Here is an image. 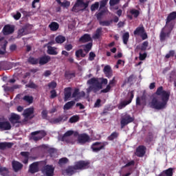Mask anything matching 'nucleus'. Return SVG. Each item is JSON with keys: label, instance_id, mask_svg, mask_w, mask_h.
Masks as SVG:
<instances>
[{"label": "nucleus", "instance_id": "2eb2a0df", "mask_svg": "<svg viewBox=\"0 0 176 176\" xmlns=\"http://www.w3.org/2000/svg\"><path fill=\"white\" fill-rule=\"evenodd\" d=\"M117 82L118 81H116L115 77H113V79L109 81V85H107L106 88L100 91V93H109L111 89L113 87Z\"/></svg>", "mask_w": 176, "mask_h": 176}, {"label": "nucleus", "instance_id": "473e14b6", "mask_svg": "<svg viewBox=\"0 0 176 176\" xmlns=\"http://www.w3.org/2000/svg\"><path fill=\"white\" fill-rule=\"evenodd\" d=\"M72 96V92H71V87H67L65 89V101H68V99L71 98Z\"/></svg>", "mask_w": 176, "mask_h": 176}, {"label": "nucleus", "instance_id": "c9c22d12", "mask_svg": "<svg viewBox=\"0 0 176 176\" xmlns=\"http://www.w3.org/2000/svg\"><path fill=\"white\" fill-rule=\"evenodd\" d=\"M75 105V101L72 100L70 102H67L64 106L63 109L65 111H68L71 109Z\"/></svg>", "mask_w": 176, "mask_h": 176}, {"label": "nucleus", "instance_id": "37998d69", "mask_svg": "<svg viewBox=\"0 0 176 176\" xmlns=\"http://www.w3.org/2000/svg\"><path fill=\"white\" fill-rule=\"evenodd\" d=\"M112 23H113V20H110V21H99L100 25H102V27H109V25H111V24H112Z\"/></svg>", "mask_w": 176, "mask_h": 176}, {"label": "nucleus", "instance_id": "8fccbe9b", "mask_svg": "<svg viewBox=\"0 0 176 176\" xmlns=\"http://www.w3.org/2000/svg\"><path fill=\"white\" fill-rule=\"evenodd\" d=\"M23 100H24V101H26V102H28L29 104H32V102H34V98L30 96H25Z\"/></svg>", "mask_w": 176, "mask_h": 176}, {"label": "nucleus", "instance_id": "79ce46f5", "mask_svg": "<svg viewBox=\"0 0 176 176\" xmlns=\"http://www.w3.org/2000/svg\"><path fill=\"white\" fill-rule=\"evenodd\" d=\"M28 62L29 63V64H31L32 65H36V64H39V59L30 56L28 59Z\"/></svg>", "mask_w": 176, "mask_h": 176}, {"label": "nucleus", "instance_id": "1a4fd4ad", "mask_svg": "<svg viewBox=\"0 0 176 176\" xmlns=\"http://www.w3.org/2000/svg\"><path fill=\"white\" fill-rule=\"evenodd\" d=\"M108 144V142H96L91 146V149H92L93 152L98 153L102 149H105V146H107Z\"/></svg>", "mask_w": 176, "mask_h": 176}, {"label": "nucleus", "instance_id": "7c9ffc66", "mask_svg": "<svg viewBox=\"0 0 176 176\" xmlns=\"http://www.w3.org/2000/svg\"><path fill=\"white\" fill-rule=\"evenodd\" d=\"M168 80L169 82H174L175 83L176 82V72L175 70L170 72V74H168Z\"/></svg>", "mask_w": 176, "mask_h": 176}, {"label": "nucleus", "instance_id": "0eeeda50", "mask_svg": "<svg viewBox=\"0 0 176 176\" xmlns=\"http://www.w3.org/2000/svg\"><path fill=\"white\" fill-rule=\"evenodd\" d=\"M133 35L135 36L141 37L142 41L148 39V34L145 30L144 25H142L141 26H138V28H136V29L133 31Z\"/></svg>", "mask_w": 176, "mask_h": 176}, {"label": "nucleus", "instance_id": "393cba45", "mask_svg": "<svg viewBox=\"0 0 176 176\" xmlns=\"http://www.w3.org/2000/svg\"><path fill=\"white\" fill-rule=\"evenodd\" d=\"M50 60H51L50 56L47 55H45L38 58V64L41 65H45V64H47V63H49Z\"/></svg>", "mask_w": 176, "mask_h": 176}, {"label": "nucleus", "instance_id": "cd10ccee", "mask_svg": "<svg viewBox=\"0 0 176 176\" xmlns=\"http://www.w3.org/2000/svg\"><path fill=\"white\" fill-rule=\"evenodd\" d=\"M20 155H22L23 157H24L23 163H24V164H28V159H30V152L22 151L21 152Z\"/></svg>", "mask_w": 176, "mask_h": 176}, {"label": "nucleus", "instance_id": "4c0bfd02", "mask_svg": "<svg viewBox=\"0 0 176 176\" xmlns=\"http://www.w3.org/2000/svg\"><path fill=\"white\" fill-rule=\"evenodd\" d=\"M173 168H169L164 170L160 176H173Z\"/></svg>", "mask_w": 176, "mask_h": 176}, {"label": "nucleus", "instance_id": "72a5a7b5", "mask_svg": "<svg viewBox=\"0 0 176 176\" xmlns=\"http://www.w3.org/2000/svg\"><path fill=\"white\" fill-rule=\"evenodd\" d=\"M83 50L87 54L90 50H91V48L93 47V42L88 43L87 44H85L82 45Z\"/></svg>", "mask_w": 176, "mask_h": 176}, {"label": "nucleus", "instance_id": "4d7b16f0", "mask_svg": "<svg viewBox=\"0 0 176 176\" xmlns=\"http://www.w3.org/2000/svg\"><path fill=\"white\" fill-rule=\"evenodd\" d=\"M94 58H96V53L93 52H89L88 60L89 61H94Z\"/></svg>", "mask_w": 176, "mask_h": 176}, {"label": "nucleus", "instance_id": "b1692460", "mask_svg": "<svg viewBox=\"0 0 176 176\" xmlns=\"http://www.w3.org/2000/svg\"><path fill=\"white\" fill-rule=\"evenodd\" d=\"M12 168L15 173H18V171H20L21 168H23V164L20 163L17 161H12Z\"/></svg>", "mask_w": 176, "mask_h": 176}, {"label": "nucleus", "instance_id": "774afa93", "mask_svg": "<svg viewBox=\"0 0 176 176\" xmlns=\"http://www.w3.org/2000/svg\"><path fill=\"white\" fill-rule=\"evenodd\" d=\"M41 115L43 119H47V110H43Z\"/></svg>", "mask_w": 176, "mask_h": 176}, {"label": "nucleus", "instance_id": "0e129e2a", "mask_svg": "<svg viewBox=\"0 0 176 176\" xmlns=\"http://www.w3.org/2000/svg\"><path fill=\"white\" fill-rule=\"evenodd\" d=\"M78 96H79V89H76L72 94V98H76V97H78Z\"/></svg>", "mask_w": 176, "mask_h": 176}, {"label": "nucleus", "instance_id": "5701e85b", "mask_svg": "<svg viewBox=\"0 0 176 176\" xmlns=\"http://www.w3.org/2000/svg\"><path fill=\"white\" fill-rule=\"evenodd\" d=\"M39 164L38 162H34L30 164L29 167V171L31 174H35V173H38L39 171Z\"/></svg>", "mask_w": 176, "mask_h": 176}, {"label": "nucleus", "instance_id": "bf43d9fd", "mask_svg": "<svg viewBox=\"0 0 176 176\" xmlns=\"http://www.w3.org/2000/svg\"><path fill=\"white\" fill-rule=\"evenodd\" d=\"M48 87L50 89H56V87H57V82L52 81L48 84Z\"/></svg>", "mask_w": 176, "mask_h": 176}, {"label": "nucleus", "instance_id": "9d476101", "mask_svg": "<svg viewBox=\"0 0 176 176\" xmlns=\"http://www.w3.org/2000/svg\"><path fill=\"white\" fill-rule=\"evenodd\" d=\"M133 98H134V91H131L128 94V100H123L120 102L118 105V109H123V108L126 107V105H129V104H131Z\"/></svg>", "mask_w": 176, "mask_h": 176}, {"label": "nucleus", "instance_id": "5fc2aeb1", "mask_svg": "<svg viewBox=\"0 0 176 176\" xmlns=\"http://www.w3.org/2000/svg\"><path fill=\"white\" fill-rule=\"evenodd\" d=\"M146 141L147 142H151V141H153V133L148 132V135L146 137Z\"/></svg>", "mask_w": 176, "mask_h": 176}, {"label": "nucleus", "instance_id": "a18cd8bd", "mask_svg": "<svg viewBox=\"0 0 176 176\" xmlns=\"http://www.w3.org/2000/svg\"><path fill=\"white\" fill-rule=\"evenodd\" d=\"M112 111L111 106L107 105L104 108L103 111L100 113V115L102 116H105L108 115V113H109V111Z\"/></svg>", "mask_w": 176, "mask_h": 176}, {"label": "nucleus", "instance_id": "a211bd4d", "mask_svg": "<svg viewBox=\"0 0 176 176\" xmlns=\"http://www.w3.org/2000/svg\"><path fill=\"white\" fill-rule=\"evenodd\" d=\"M146 150V147H145V146H139L136 148V151L135 153V156H138V157H144V156H145Z\"/></svg>", "mask_w": 176, "mask_h": 176}, {"label": "nucleus", "instance_id": "3c124183", "mask_svg": "<svg viewBox=\"0 0 176 176\" xmlns=\"http://www.w3.org/2000/svg\"><path fill=\"white\" fill-rule=\"evenodd\" d=\"M69 123H76L79 122V116H73L69 120Z\"/></svg>", "mask_w": 176, "mask_h": 176}, {"label": "nucleus", "instance_id": "e2e57ef3", "mask_svg": "<svg viewBox=\"0 0 176 176\" xmlns=\"http://www.w3.org/2000/svg\"><path fill=\"white\" fill-rule=\"evenodd\" d=\"M146 52H144V54L140 53L139 59L140 60V61H144V60L146 58Z\"/></svg>", "mask_w": 176, "mask_h": 176}, {"label": "nucleus", "instance_id": "ddd939ff", "mask_svg": "<svg viewBox=\"0 0 176 176\" xmlns=\"http://www.w3.org/2000/svg\"><path fill=\"white\" fill-rule=\"evenodd\" d=\"M34 112V107L28 108L24 110L23 113V116H24L25 119H34V118H35Z\"/></svg>", "mask_w": 176, "mask_h": 176}, {"label": "nucleus", "instance_id": "20e7f679", "mask_svg": "<svg viewBox=\"0 0 176 176\" xmlns=\"http://www.w3.org/2000/svg\"><path fill=\"white\" fill-rule=\"evenodd\" d=\"M89 167L90 162L89 161L79 160L74 162V166H68L65 172L67 175H74V174H76L77 170L82 171L83 170H87Z\"/></svg>", "mask_w": 176, "mask_h": 176}, {"label": "nucleus", "instance_id": "aec40b11", "mask_svg": "<svg viewBox=\"0 0 176 176\" xmlns=\"http://www.w3.org/2000/svg\"><path fill=\"white\" fill-rule=\"evenodd\" d=\"M68 120V116L65 114H62L58 116V118H54L51 123H53L54 124H57V123H60V122H67Z\"/></svg>", "mask_w": 176, "mask_h": 176}, {"label": "nucleus", "instance_id": "ea45409f", "mask_svg": "<svg viewBox=\"0 0 176 176\" xmlns=\"http://www.w3.org/2000/svg\"><path fill=\"white\" fill-rule=\"evenodd\" d=\"M75 56L76 58H80V57L84 58V57H86V54L83 53V50L79 49L76 51Z\"/></svg>", "mask_w": 176, "mask_h": 176}, {"label": "nucleus", "instance_id": "a878e982", "mask_svg": "<svg viewBox=\"0 0 176 176\" xmlns=\"http://www.w3.org/2000/svg\"><path fill=\"white\" fill-rule=\"evenodd\" d=\"M101 35H102V28H98L93 34V39H100L101 38Z\"/></svg>", "mask_w": 176, "mask_h": 176}, {"label": "nucleus", "instance_id": "09e8293b", "mask_svg": "<svg viewBox=\"0 0 176 176\" xmlns=\"http://www.w3.org/2000/svg\"><path fill=\"white\" fill-rule=\"evenodd\" d=\"M129 13H131L135 19H137V17L140 16V11L138 10L132 9L129 11Z\"/></svg>", "mask_w": 176, "mask_h": 176}, {"label": "nucleus", "instance_id": "13d9d810", "mask_svg": "<svg viewBox=\"0 0 176 176\" xmlns=\"http://www.w3.org/2000/svg\"><path fill=\"white\" fill-rule=\"evenodd\" d=\"M175 54V51L170 50L168 54H166L165 58H170V57H173Z\"/></svg>", "mask_w": 176, "mask_h": 176}, {"label": "nucleus", "instance_id": "f3484780", "mask_svg": "<svg viewBox=\"0 0 176 176\" xmlns=\"http://www.w3.org/2000/svg\"><path fill=\"white\" fill-rule=\"evenodd\" d=\"M141 105H146V95L143 94L141 97L136 98V107H141Z\"/></svg>", "mask_w": 176, "mask_h": 176}, {"label": "nucleus", "instance_id": "2f4dec72", "mask_svg": "<svg viewBox=\"0 0 176 176\" xmlns=\"http://www.w3.org/2000/svg\"><path fill=\"white\" fill-rule=\"evenodd\" d=\"M104 73L105 74L107 78H111V76H112V70L111 69V66L106 65L104 67Z\"/></svg>", "mask_w": 176, "mask_h": 176}, {"label": "nucleus", "instance_id": "7ed1b4c3", "mask_svg": "<svg viewBox=\"0 0 176 176\" xmlns=\"http://www.w3.org/2000/svg\"><path fill=\"white\" fill-rule=\"evenodd\" d=\"M87 84L91 85L87 89V93H91V91L97 93L102 89V85H108V79L104 78L98 79L94 77L87 80Z\"/></svg>", "mask_w": 176, "mask_h": 176}, {"label": "nucleus", "instance_id": "052dcab7", "mask_svg": "<svg viewBox=\"0 0 176 176\" xmlns=\"http://www.w3.org/2000/svg\"><path fill=\"white\" fill-rule=\"evenodd\" d=\"M120 2V0H110L109 5L110 6H115V5H118Z\"/></svg>", "mask_w": 176, "mask_h": 176}, {"label": "nucleus", "instance_id": "bb28decb", "mask_svg": "<svg viewBox=\"0 0 176 176\" xmlns=\"http://www.w3.org/2000/svg\"><path fill=\"white\" fill-rule=\"evenodd\" d=\"M13 146V143L11 142H0V149L1 151H5L6 148H10Z\"/></svg>", "mask_w": 176, "mask_h": 176}, {"label": "nucleus", "instance_id": "69168bd1", "mask_svg": "<svg viewBox=\"0 0 176 176\" xmlns=\"http://www.w3.org/2000/svg\"><path fill=\"white\" fill-rule=\"evenodd\" d=\"M13 18L14 20H20L21 18V13H20V12H16V14H14Z\"/></svg>", "mask_w": 176, "mask_h": 176}, {"label": "nucleus", "instance_id": "338daca9", "mask_svg": "<svg viewBox=\"0 0 176 176\" xmlns=\"http://www.w3.org/2000/svg\"><path fill=\"white\" fill-rule=\"evenodd\" d=\"M134 164H135V162L134 160H131L126 163L124 167H130L131 166H134Z\"/></svg>", "mask_w": 176, "mask_h": 176}, {"label": "nucleus", "instance_id": "4be33fe9", "mask_svg": "<svg viewBox=\"0 0 176 176\" xmlns=\"http://www.w3.org/2000/svg\"><path fill=\"white\" fill-rule=\"evenodd\" d=\"M91 36L89 34H85L79 38V42L81 43H87V42H92Z\"/></svg>", "mask_w": 176, "mask_h": 176}, {"label": "nucleus", "instance_id": "6e6d98bb", "mask_svg": "<svg viewBox=\"0 0 176 176\" xmlns=\"http://www.w3.org/2000/svg\"><path fill=\"white\" fill-rule=\"evenodd\" d=\"M26 86L30 89H38V85L33 82H29L28 85H26Z\"/></svg>", "mask_w": 176, "mask_h": 176}, {"label": "nucleus", "instance_id": "a19ab883", "mask_svg": "<svg viewBox=\"0 0 176 176\" xmlns=\"http://www.w3.org/2000/svg\"><path fill=\"white\" fill-rule=\"evenodd\" d=\"M129 39H130V33H129V32H126L122 35V41L124 45H127L129 43Z\"/></svg>", "mask_w": 176, "mask_h": 176}, {"label": "nucleus", "instance_id": "de8ad7c7", "mask_svg": "<svg viewBox=\"0 0 176 176\" xmlns=\"http://www.w3.org/2000/svg\"><path fill=\"white\" fill-rule=\"evenodd\" d=\"M8 171H9V170L8 169V168L3 167V166L0 165V174H1V175H2V176L8 175Z\"/></svg>", "mask_w": 176, "mask_h": 176}, {"label": "nucleus", "instance_id": "f03ea898", "mask_svg": "<svg viewBox=\"0 0 176 176\" xmlns=\"http://www.w3.org/2000/svg\"><path fill=\"white\" fill-rule=\"evenodd\" d=\"M175 20L176 11L169 13L166 19V24L160 33V41L161 42H164L166 38H170L171 32L174 30V27H175V21H174Z\"/></svg>", "mask_w": 176, "mask_h": 176}, {"label": "nucleus", "instance_id": "e433bc0d", "mask_svg": "<svg viewBox=\"0 0 176 176\" xmlns=\"http://www.w3.org/2000/svg\"><path fill=\"white\" fill-rule=\"evenodd\" d=\"M49 28H50L51 31H57L60 28V25L57 22H52L49 25Z\"/></svg>", "mask_w": 176, "mask_h": 176}, {"label": "nucleus", "instance_id": "412c9836", "mask_svg": "<svg viewBox=\"0 0 176 176\" xmlns=\"http://www.w3.org/2000/svg\"><path fill=\"white\" fill-rule=\"evenodd\" d=\"M20 119L21 118L19 114L12 113L10 118V122L13 124V126H14V124H16V123H21V122H20Z\"/></svg>", "mask_w": 176, "mask_h": 176}, {"label": "nucleus", "instance_id": "49530a36", "mask_svg": "<svg viewBox=\"0 0 176 176\" xmlns=\"http://www.w3.org/2000/svg\"><path fill=\"white\" fill-rule=\"evenodd\" d=\"M55 41L56 43H64V42L66 41L65 36L58 35L56 37Z\"/></svg>", "mask_w": 176, "mask_h": 176}, {"label": "nucleus", "instance_id": "603ef678", "mask_svg": "<svg viewBox=\"0 0 176 176\" xmlns=\"http://www.w3.org/2000/svg\"><path fill=\"white\" fill-rule=\"evenodd\" d=\"M68 162H69L68 158L63 157L59 160L58 163L59 166H63V164H67V163H68Z\"/></svg>", "mask_w": 176, "mask_h": 176}, {"label": "nucleus", "instance_id": "680f3d73", "mask_svg": "<svg viewBox=\"0 0 176 176\" xmlns=\"http://www.w3.org/2000/svg\"><path fill=\"white\" fill-rule=\"evenodd\" d=\"M71 5V2L66 1L65 2H62V3L60 4V6H63V8H69Z\"/></svg>", "mask_w": 176, "mask_h": 176}, {"label": "nucleus", "instance_id": "f257e3e1", "mask_svg": "<svg viewBox=\"0 0 176 176\" xmlns=\"http://www.w3.org/2000/svg\"><path fill=\"white\" fill-rule=\"evenodd\" d=\"M170 100V92L164 91L163 87H160L153 96L150 103L151 108L153 109H164L167 107V102Z\"/></svg>", "mask_w": 176, "mask_h": 176}, {"label": "nucleus", "instance_id": "58836bf2", "mask_svg": "<svg viewBox=\"0 0 176 176\" xmlns=\"http://www.w3.org/2000/svg\"><path fill=\"white\" fill-rule=\"evenodd\" d=\"M76 74L75 72H71L69 71L65 72V78L67 80H69L70 79H72V78H75Z\"/></svg>", "mask_w": 176, "mask_h": 176}, {"label": "nucleus", "instance_id": "4468645a", "mask_svg": "<svg viewBox=\"0 0 176 176\" xmlns=\"http://www.w3.org/2000/svg\"><path fill=\"white\" fill-rule=\"evenodd\" d=\"M14 32V25H6L3 28V33L4 35H10Z\"/></svg>", "mask_w": 176, "mask_h": 176}, {"label": "nucleus", "instance_id": "6ab92c4d", "mask_svg": "<svg viewBox=\"0 0 176 176\" xmlns=\"http://www.w3.org/2000/svg\"><path fill=\"white\" fill-rule=\"evenodd\" d=\"M78 135V141L79 144H86V142H89V141H90V136L87 133H82Z\"/></svg>", "mask_w": 176, "mask_h": 176}, {"label": "nucleus", "instance_id": "6e6552de", "mask_svg": "<svg viewBox=\"0 0 176 176\" xmlns=\"http://www.w3.org/2000/svg\"><path fill=\"white\" fill-rule=\"evenodd\" d=\"M134 117H131L130 114L125 113L124 116H122L120 120V126L121 129H124L127 124H130V123H133L134 122Z\"/></svg>", "mask_w": 176, "mask_h": 176}, {"label": "nucleus", "instance_id": "423d86ee", "mask_svg": "<svg viewBox=\"0 0 176 176\" xmlns=\"http://www.w3.org/2000/svg\"><path fill=\"white\" fill-rule=\"evenodd\" d=\"M89 7V1L85 3L83 0H77L73 8L72 12L78 13V12H85L86 8Z\"/></svg>", "mask_w": 176, "mask_h": 176}, {"label": "nucleus", "instance_id": "c85d7f7f", "mask_svg": "<svg viewBox=\"0 0 176 176\" xmlns=\"http://www.w3.org/2000/svg\"><path fill=\"white\" fill-rule=\"evenodd\" d=\"M6 46H8V42L6 41L1 42L0 55L3 56V54H6Z\"/></svg>", "mask_w": 176, "mask_h": 176}, {"label": "nucleus", "instance_id": "c756f323", "mask_svg": "<svg viewBox=\"0 0 176 176\" xmlns=\"http://www.w3.org/2000/svg\"><path fill=\"white\" fill-rule=\"evenodd\" d=\"M148 46H149V42H148V41H144L140 46L138 45L136 47V49H138L139 50H142V52H145Z\"/></svg>", "mask_w": 176, "mask_h": 176}, {"label": "nucleus", "instance_id": "dca6fc26", "mask_svg": "<svg viewBox=\"0 0 176 176\" xmlns=\"http://www.w3.org/2000/svg\"><path fill=\"white\" fill-rule=\"evenodd\" d=\"M46 176H54V167L53 165H46L43 168Z\"/></svg>", "mask_w": 176, "mask_h": 176}, {"label": "nucleus", "instance_id": "864d4df0", "mask_svg": "<svg viewBox=\"0 0 176 176\" xmlns=\"http://www.w3.org/2000/svg\"><path fill=\"white\" fill-rule=\"evenodd\" d=\"M100 7V3L96 2L95 3L92 4L91 6V12H94V10H97L98 8Z\"/></svg>", "mask_w": 176, "mask_h": 176}, {"label": "nucleus", "instance_id": "f704fd0d", "mask_svg": "<svg viewBox=\"0 0 176 176\" xmlns=\"http://www.w3.org/2000/svg\"><path fill=\"white\" fill-rule=\"evenodd\" d=\"M47 52L48 54H50L51 56H57V54H58V52L56 51V47L52 46H49L47 47Z\"/></svg>", "mask_w": 176, "mask_h": 176}, {"label": "nucleus", "instance_id": "f8f14e48", "mask_svg": "<svg viewBox=\"0 0 176 176\" xmlns=\"http://www.w3.org/2000/svg\"><path fill=\"white\" fill-rule=\"evenodd\" d=\"M12 129V125L9 121L3 116H0V130L6 131Z\"/></svg>", "mask_w": 176, "mask_h": 176}, {"label": "nucleus", "instance_id": "39448f33", "mask_svg": "<svg viewBox=\"0 0 176 176\" xmlns=\"http://www.w3.org/2000/svg\"><path fill=\"white\" fill-rule=\"evenodd\" d=\"M74 135V137H78V135H79V133H78L77 131H66L64 135L62 136V138H60V141H62L63 142H66V144H72L73 145V144H75V140H74V138H71V135Z\"/></svg>", "mask_w": 176, "mask_h": 176}, {"label": "nucleus", "instance_id": "c03bdc74", "mask_svg": "<svg viewBox=\"0 0 176 176\" xmlns=\"http://www.w3.org/2000/svg\"><path fill=\"white\" fill-rule=\"evenodd\" d=\"M119 137V133L114 131L113 132L108 138V141H113V140H116Z\"/></svg>", "mask_w": 176, "mask_h": 176}, {"label": "nucleus", "instance_id": "9b49d317", "mask_svg": "<svg viewBox=\"0 0 176 176\" xmlns=\"http://www.w3.org/2000/svg\"><path fill=\"white\" fill-rule=\"evenodd\" d=\"M46 131H45L44 130L32 132V140L36 142L37 141L42 140V138H44V137H46Z\"/></svg>", "mask_w": 176, "mask_h": 176}]
</instances>
